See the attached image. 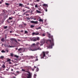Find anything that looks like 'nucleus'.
Returning <instances> with one entry per match:
<instances>
[{"label": "nucleus", "instance_id": "20e7f679", "mask_svg": "<svg viewBox=\"0 0 78 78\" xmlns=\"http://www.w3.org/2000/svg\"><path fill=\"white\" fill-rule=\"evenodd\" d=\"M27 73H27V78H31L32 77V73H30L29 71H25Z\"/></svg>", "mask_w": 78, "mask_h": 78}, {"label": "nucleus", "instance_id": "6ab92c4d", "mask_svg": "<svg viewBox=\"0 0 78 78\" xmlns=\"http://www.w3.org/2000/svg\"><path fill=\"white\" fill-rule=\"evenodd\" d=\"M34 23H35V24H37L38 23V22H37V21H34Z\"/></svg>", "mask_w": 78, "mask_h": 78}, {"label": "nucleus", "instance_id": "58836bf2", "mask_svg": "<svg viewBox=\"0 0 78 78\" xmlns=\"http://www.w3.org/2000/svg\"><path fill=\"white\" fill-rule=\"evenodd\" d=\"M7 22L8 23H10V22H9V20H8L7 21Z\"/></svg>", "mask_w": 78, "mask_h": 78}, {"label": "nucleus", "instance_id": "a211bd4d", "mask_svg": "<svg viewBox=\"0 0 78 78\" xmlns=\"http://www.w3.org/2000/svg\"><path fill=\"white\" fill-rule=\"evenodd\" d=\"M39 18L40 19L39 20V22H43V20L41 19V18Z\"/></svg>", "mask_w": 78, "mask_h": 78}, {"label": "nucleus", "instance_id": "f03ea898", "mask_svg": "<svg viewBox=\"0 0 78 78\" xmlns=\"http://www.w3.org/2000/svg\"><path fill=\"white\" fill-rule=\"evenodd\" d=\"M35 45H39V43H37L36 44L34 43L32 44L30 48H29V50L30 51H36V50H42V49L40 48V47H38V48H34V46H35Z\"/></svg>", "mask_w": 78, "mask_h": 78}, {"label": "nucleus", "instance_id": "72a5a7b5", "mask_svg": "<svg viewBox=\"0 0 78 78\" xmlns=\"http://www.w3.org/2000/svg\"><path fill=\"white\" fill-rule=\"evenodd\" d=\"M29 12H31V13H32V10H30Z\"/></svg>", "mask_w": 78, "mask_h": 78}, {"label": "nucleus", "instance_id": "7ed1b4c3", "mask_svg": "<svg viewBox=\"0 0 78 78\" xmlns=\"http://www.w3.org/2000/svg\"><path fill=\"white\" fill-rule=\"evenodd\" d=\"M45 53L46 54H48V51H47L45 52L43 51L42 54H41L40 55V56L41 57V59H44V57H45Z\"/></svg>", "mask_w": 78, "mask_h": 78}, {"label": "nucleus", "instance_id": "a19ab883", "mask_svg": "<svg viewBox=\"0 0 78 78\" xmlns=\"http://www.w3.org/2000/svg\"><path fill=\"white\" fill-rule=\"evenodd\" d=\"M6 51H7V52H8V49H6Z\"/></svg>", "mask_w": 78, "mask_h": 78}, {"label": "nucleus", "instance_id": "2f4dec72", "mask_svg": "<svg viewBox=\"0 0 78 78\" xmlns=\"http://www.w3.org/2000/svg\"><path fill=\"white\" fill-rule=\"evenodd\" d=\"M35 8H38V6H37V5L36 4L35 5Z\"/></svg>", "mask_w": 78, "mask_h": 78}, {"label": "nucleus", "instance_id": "423d86ee", "mask_svg": "<svg viewBox=\"0 0 78 78\" xmlns=\"http://www.w3.org/2000/svg\"><path fill=\"white\" fill-rule=\"evenodd\" d=\"M45 43V39H43L41 40V41H40V46H42L44 45Z\"/></svg>", "mask_w": 78, "mask_h": 78}, {"label": "nucleus", "instance_id": "b1692460", "mask_svg": "<svg viewBox=\"0 0 78 78\" xmlns=\"http://www.w3.org/2000/svg\"><path fill=\"white\" fill-rule=\"evenodd\" d=\"M7 62H9V61H11V59H8L7 60Z\"/></svg>", "mask_w": 78, "mask_h": 78}, {"label": "nucleus", "instance_id": "e433bc0d", "mask_svg": "<svg viewBox=\"0 0 78 78\" xmlns=\"http://www.w3.org/2000/svg\"><path fill=\"white\" fill-rule=\"evenodd\" d=\"M38 10H39L40 11L41 10V8H38Z\"/></svg>", "mask_w": 78, "mask_h": 78}, {"label": "nucleus", "instance_id": "7c9ffc66", "mask_svg": "<svg viewBox=\"0 0 78 78\" xmlns=\"http://www.w3.org/2000/svg\"><path fill=\"white\" fill-rule=\"evenodd\" d=\"M38 71H39V68H37L36 69V72H38Z\"/></svg>", "mask_w": 78, "mask_h": 78}, {"label": "nucleus", "instance_id": "2eb2a0df", "mask_svg": "<svg viewBox=\"0 0 78 78\" xmlns=\"http://www.w3.org/2000/svg\"><path fill=\"white\" fill-rule=\"evenodd\" d=\"M22 72H26V71L29 72L28 71H25V70L23 69H22Z\"/></svg>", "mask_w": 78, "mask_h": 78}, {"label": "nucleus", "instance_id": "1a4fd4ad", "mask_svg": "<svg viewBox=\"0 0 78 78\" xmlns=\"http://www.w3.org/2000/svg\"><path fill=\"white\" fill-rule=\"evenodd\" d=\"M11 41H15V42L16 43L18 44V42H17V40H16V39L15 38H11Z\"/></svg>", "mask_w": 78, "mask_h": 78}, {"label": "nucleus", "instance_id": "5701e85b", "mask_svg": "<svg viewBox=\"0 0 78 78\" xmlns=\"http://www.w3.org/2000/svg\"><path fill=\"white\" fill-rule=\"evenodd\" d=\"M3 58H4V56H1L0 57V59H3Z\"/></svg>", "mask_w": 78, "mask_h": 78}, {"label": "nucleus", "instance_id": "09e8293b", "mask_svg": "<svg viewBox=\"0 0 78 78\" xmlns=\"http://www.w3.org/2000/svg\"><path fill=\"white\" fill-rule=\"evenodd\" d=\"M9 64H12V63L11 62H9Z\"/></svg>", "mask_w": 78, "mask_h": 78}, {"label": "nucleus", "instance_id": "de8ad7c7", "mask_svg": "<svg viewBox=\"0 0 78 78\" xmlns=\"http://www.w3.org/2000/svg\"><path fill=\"white\" fill-rule=\"evenodd\" d=\"M7 38V36L6 35H5V39H6Z\"/></svg>", "mask_w": 78, "mask_h": 78}, {"label": "nucleus", "instance_id": "3c124183", "mask_svg": "<svg viewBox=\"0 0 78 78\" xmlns=\"http://www.w3.org/2000/svg\"><path fill=\"white\" fill-rule=\"evenodd\" d=\"M36 1L38 2H39V0H36Z\"/></svg>", "mask_w": 78, "mask_h": 78}, {"label": "nucleus", "instance_id": "4468645a", "mask_svg": "<svg viewBox=\"0 0 78 78\" xmlns=\"http://www.w3.org/2000/svg\"><path fill=\"white\" fill-rule=\"evenodd\" d=\"M34 27V25H30V28H33Z\"/></svg>", "mask_w": 78, "mask_h": 78}, {"label": "nucleus", "instance_id": "f3484780", "mask_svg": "<svg viewBox=\"0 0 78 78\" xmlns=\"http://www.w3.org/2000/svg\"><path fill=\"white\" fill-rule=\"evenodd\" d=\"M5 5H6V6H9V4L7 3H5Z\"/></svg>", "mask_w": 78, "mask_h": 78}, {"label": "nucleus", "instance_id": "aec40b11", "mask_svg": "<svg viewBox=\"0 0 78 78\" xmlns=\"http://www.w3.org/2000/svg\"><path fill=\"white\" fill-rule=\"evenodd\" d=\"M30 58H31V59H33V58H34V57L33 56H30Z\"/></svg>", "mask_w": 78, "mask_h": 78}, {"label": "nucleus", "instance_id": "0eeeda50", "mask_svg": "<svg viewBox=\"0 0 78 78\" xmlns=\"http://www.w3.org/2000/svg\"><path fill=\"white\" fill-rule=\"evenodd\" d=\"M18 50L19 52L20 51V53H22V51L23 50V51H25V48H20L18 49Z\"/></svg>", "mask_w": 78, "mask_h": 78}, {"label": "nucleus", "instance_id": "69168bd1", "mask_svg": "<svg viewBox=\"0 0 78 78\" xmlns=\"http://www.w3.org/2000/svg\"><path fill=\"white\" fill-rule=\"evenodd\" d=\"M27 9H30V8L29 7H27Z\"/></svg>", "mask_w": 78, "mask_h": 78}, {"label": "nucleus", "instance_id": "a878e982", "mask_svg": "<svg viewBox=\"0 0 78 78\" xmlns=\"http://www.w3.org/2000/svg\"><path fill=\"white\" fill-rule=\"evenodd\" d=\"M36 74H34V78H36Z\"/></svg>", "mask_w": 78, "mask_h": 78}, {"label": "nucleus", "instance_id": "cd10ccee", "mask_svg": "<svg viewBox=\"0 0 78 78\" xmlns=\"http://www.w3.org/2000/svg\"><path fill=\"white\" fill-rule=\"evenodd\" d=\"M41 27H39L38 28H36V30H39V29H41Z\"/></svg>", "mask_w": 78, "mask_h": 78}, {"label": "nucleus", "instance_id": "dca6fc26", "mask_svg": "<svg viewBox=\"0 0 78 78\" xmlns=\"http://www.w3.org/2000/svg\"><path fill=\"white\" fill-rule=\"evenodd\" d=\"M36 12H37V13H41V11H39L37 10H36Z\"/></svg>", "mask_w": 78, "mask_h": 78}, {"label": "nucleus", "instance_id": "a18cd8bd", "mask_svg": "<svg viewBox=\"0 0 78 78\" xmlns=\"http://www.w3.org/2000/svg\"><path fill=\"white\" fill-rule=\"evenodd\" d=\"M35 61H38V58H36V59H35Z\"/></svg>", "mask_w": 78, "mask_h": 78}, {"label": "nucleus", "instance_id": "79ce46f5", "mask_svg": "<svg viewBox=\"0 0 78 78\" xmlns=\"http://www.w3.org/2000/svg\"><path fill=\"white\" fill-rule=\"evenodd\" d=\"M12 74H14V75H16V76H17V75L14 73H12Z\"/></svg>", "mask_w": 78, "mask_h": 78}, {"label": "nucleus", "instance_id": "4be33fe9", "mask_svg": "<svg viewBox=\"0 0 78 78\" xmlns=\"http://www.w3.org/2000/svg\"><path fill=\"white\" fill-rule=\"evenodd\" d=\"M20 28H22V27H23V25H22V24H20Z\"/></svg>", "mask_w": 78, "mask_h": 78}, {"label": "nucleus", "instance_id": "0e129e2a", "mask_svg": "<svg viewBox=\"0 0 78 78\" xmlns=\"http://www.w3.org/2000/svg\"><path fill=\"white\" fill-rule=\"evenodd\" d=\"M34 20H36V18H34Z\"/></svg>", "mask_w": 78, "mask_h": 78}, {"label": "nucleus", "instance_id": "864d4df0", "mask_svg": "<svg viewBox=\"0 0 78 78\" xmlns=\"http://www.w3.org/2000/svg\"><path fill=\"white\" fill-rule=\"evenodd\" d=\"M12 32V31H10V33H11Z\"/></svg>", "mask_w": 78, "mask_h": 78}, {"label": "nucleus", "instance_id": "37998d69", "mask_svg": "<svg viewBox=\"0 0 78 78\" xmlns=\"http://www.w3.org/2000/svg\"><path fill=\"white\" fill-rule=\"evenodd\" d=\"M2 2H2V1H0V4H2Z\"/></svg>", "mask_w": 78, "mask_h": 78}, {"label": "nucleus", "instance_id": "c03bdc74", "mask_svg": "<svg viewBox=\"0 0 78 78\" xmlns=\"http://www.w3.org/2000/svg\"><path fill=\"white\" fill-rule=\"evenodd\" d=\"M23 24H24V25H25V26H26V25H27L26 24H25V23H23Z\"/></svg>", "mask_w": 78, "mask_h": 78}, {"label": "nucleus", "instance_id": "774afa93", "mask_svg": "<svg viewBox=\"0 0 78 78\" xmlns=\"http://www.w3.org/2000/svg\"><path fill=\"white\" fill-rule=\"evenodd\" d=\"M16 77H13V78H16Z\"/></svg>", "mask_w": 78, "mask_h": 78}, {"label": "nucleus", "instance_id": "bf43d9fd", "mask_svg": "<svg viewBox=\"0 0 78 78\" xmlns=\"http://www.w3.org/2000/svg\"><path fill=\"white\" fill-rule=\"evenodd\" d=\"M34 68H36V67L35 66H34Z\"/></svg>", "mask_w": 78, "mask_h": 78}, {"label": "nucleus", "instance_id": "9d476101", "mask_svg": "<svg viewBox=\"0 0 78 78\" xmlns=\"http://www.w3.org/2000/svg\"><path fill=\"white\" fill-rule=\"evenodd\" d=\"M43 5V6H45L46 8H47V7H48V5H47L44 4Z\"/></svg>", "mask_w": 78, "mask_h": 78}, {"label": "nucleus", "instance_id": "8fccbe9b", "mask_svg": "<svg viewBox=\"0 0 78 78\" xmlns=\"http://www.w3.org/2000/svg\"><path fill=\"white\" fill-rule=\"evenodd\" d=\"M25 10H24L23 9V12H25Z\"/></svg>", "mask_w": 78, "mask_h": 78}, {"label": "nucleus", "instance_id": "f704fd0d", "mask_svg": "<svg viewBox=\"0 0 78 78\" xmlns=\"http://www.w3.org/2000/svg\"><path fill=\"white\" fill-rule=\"evenodd\" d=\"M10 47V48H11V47H15V46H10V45H9Z\"/></svg>", "mask_w": 78, "mask_h": 78}, {"label": "nucleus", "instance_id": "338daca9", "mask_svg": "<svg viewBox=\"0 0 78 78\" xmlns=\"http://www.w3.org/2000/svg\"><path fill=\"white\" fill-rule=\"evenodd\" d=\"M27 12H28L27 11L26 12H25V13H27Z\"/></svg>", "mask_w": 78, "mask_h": 78}, {"label": "nucleus", "instance_id": "c756f323", "mask_svg": "<svg viewBox=\"0 0 78 78\" xmlns=\"http://www.w3.org/2000/svg\"><path fill=\"white\" fill-rule=\"evenodd\" d=\"M9 20H12V18L11 17H9Z\"/></svg>", "mask_w": 78, "mask_h": 78}, {"label": "nucleus", "instance_id": "9b49d317", "mask_svg": "<svg viewBox=\"0 0 78 78\" xmlns=\"http://www.w3.org/2000/svg\"><path fill=\"white\" fill-rule=\"evenodd\" d=\"M19 6H23V7H24V6H25L23 5V4H22L21 3H20V4H19Z\"/></svg>", "mask_w": 78, "mask_h": 78}, {"label": "nucleus", "instance_id": "f8f14e48", "mask_svg": "<svg viewBox=\"0 0 78 78\" xmlns=\"http://www.w3.org/2000/svg\"><path fill=\"white\" fill-rule=\"evenodd\" d=\"M5 39H4V38H2L1 39V41L2 42H5Z\"/></svg>", "mask_w": 78, "mask_h": 78}, {"label": "nucleus", "instance_id": "393cba45", "mask_svg": "<svg viewBox=\"0 0 78 78\" xmlns=\"http://www.w3.org/2000/svg\"><path fill=\"white\" fill-rule=\"evenodd\" d=\"M8 28V26H5L4 27V29H6V28Z\"/></svg>", "mask_w": 78, "mask_h": 78}, {"label": "nucleus", "instance_id": "473e14b6", "mask_svg": "<svg viewBox=\"0 0 78 78\" xmlns=\"http://www.w3.org/2000/svg\"><path fill=\"white\" fill-rule=\"evenodd\" d=\"M34 21H31V22H30V23H34Z\"/></svg>", "mask_w": 78, "mask_h": 78}, {"label": "nucleus", "instance_id": "c9c22d12", "mask_svg": "<svg viewBox=\"0 0 78 78\" xmlns=\"http://www.w3.org/2000/svg\"><path fill=\"white\" fill-rule=\"evenodd\" d=\"M10 55L11 56H13V54L12 53H11Z\"/></svg>", "mask_w": 78, "mask_h": 78}, {"label": "nucleus", "instance_id": "ea45409f", "mask_svg": "<svg viewBox=\"0 0 78 78\" xmlns=\"http://www.w3.org/2000/svg\"><path fill=\"white\" fill-rule=\"evenodd\" d=\"M20 32H22V33H23V30H21L20 31Z\"/></svg>", "mask_w": 78, "mask_h": 78}, {"label": "nucleus", "instance_id": "ddd939ff", "mask_svg": "<svg viewBox=\"0 0 78 78\" xmlns=\"http://www.w3.org/2000/svg\"><path fill=\"white\" fill-rule=\"evenodd\" d=\"M2 67L3 69L5 68H6V66H5L4 64H3L2 66Z\"/></svg>", "mask_w": 78, "mask_h": 78}, {"label": "nucleus", "instance_id": "6e6d98bb", "mask_svg": "<svg viewBox=\"0 0 78 78\" xmlns=\"http://www.w3.org/2000/svg\"><path fill=\"white\" fill-rule=\"evenodd\" d=\"M34 69H32V71H34Z\"/></svg>", "mask_w": 78, "mask_h": 78}, {"label": "nucleus", "instance_id": "13d9d810", "mask_svg": "<svg viewBox=\"0 0 78 78\" xmlns=\"http://www.w3.org/2000/svg\"><path fill=\"white\" fill-rule=\"evenodd\" d=\"M11 71H13V69H11Z\"/></svg>", "mask_w": 78, "mask_h": 78}, {"label": "nucleus", "instance_id": "49530a36", "mask_svg": "<svg viewBox=\"0 0 78 78\" xmlns=\"http://www.w3.org/2000/svg\"><path fill=\"white\" fill-rule=\"evenodd\" d=\"M3 12H4V14L5 13V10H3Z\"/></svg>", "mask_w": 78, "mask_h": 78}, {"label": "nucleus", "instance_id": "f257e3e1", "mask_svg": "<svg viewBox=\"0 0 78 78\" xmlns=\"http://www.w3.org/2000/svg\"><path fill=\"white\" fill-rule=\"evenodd\" d=\"M48 35L49 38H50L51 40H48L46 41V43L48 44V48H52L53 46H54V41L53 36L51 35L50 34H48Z\"/></svg>", "mask_w": 78, "mask_h": 78}, {"label": "nucleus", "instance_id": "6e6552de", "mask_svg": "<svg viewBox=\"0 0 78 78\" xmlns=\"http://www.w3.org/2000/svg\"><path fill=\"white\" fill-rule=\"evenodd\" d=\"M39 34V33L38 32L36 33V32H33L32 34V35L33 36H34V35H38V34Z\"/></svg>", "mask_w": 78, "mask_h": 78}, {"label": "nucleus", "instance_id": "c85d7f7f", "mask_svg": "<svg viewBox=\"0 0 78 78\" xmlns=\"http://www.w3.org/2000/svg\"><path fill=\"white\" fill-rule=\"evenodd\" d=\"M1 52L2 53H5V51L4 50H2L1 51Z\"/></svg>", "mask_w": 78, "mask_h": 78}, {"label": "nucleus", "instance_id": "4c0bfd02", "mask_svg": "<svg viewBox=\"0 0 78 78\" xmlns=\"http://www.w3.org/2000/svg\"><path fill=\"white\" fill-rule=\"evenodd\" d=\"M15 57H16V58H19V56H18L17 55H15Z\"/></svg>", "mask_w": 78, "mask_h": 78}, {"label": "nucleus", "instance_id": "412c9836", "mask_svg": "<svg viewBox=\"0 0 78 78\" xmlns=\"http://www.w3.org/2000/svg\"><path fill=\"white\" fill-rule=\"evenodd\" d=\"M27 20H30V19H31V17L30 16H29L28 17H27Z\"/></svg>", "mask_w": 78, "mask_h": 78}, {"label": "nucleus", "instance_id": "052dcab7", "mask_svg": "<svg viewBox=\"0 0 78 78\" xmlns=\"http://www.w3.org/2000/svg\"><path fill=\"white\" fill-rule=\"evenodd\" d=\"M30 15H29V14H26V16H29Z\"/></svg>", "mask_w": 78, "mask_h": 78}, {"label": "nucleus", "instance_id": "680f3d73", "mask_svg": "<svg viewBox=\"0 0 78 78\" xmlns=\"http://www.w3.org/2000/svg\"><path fill=\"white\" fill-rule=\"evenodd\" d=\"M15 36H17V35H16V34H15Z\"/></svg>", "mask_w": 78, "mask_h": 78}, {"label": "nucleus", "instance_id": "39448f33", "mask_svg": "<svg viewBox=\"0 0 78 78\" xmlns=\"http://www.w3.org/2000/svg\"><path fill=\"white\" fill-rule=\"evenodd\" d=\"M30 40H31V41H39L40 39L39 38V37H34L30 39Z\"/></svg>", "mask_w": 78, "mask_h": 78}, {"label": "nucleus", "instance_id": "4d7b16f0", "mask_svg": "<svg viewBox=\"0 0 78 78\" xmlns=\"http://www.w3.org/2000/svg\"><path fill=\"white\" fill-rule=\"evenodd\" d=\"M18 41H20V40H19V39H18Z\"/></svg>", "mask_w": 78, "mask_h": 78}, {"label": "nucleus", "instance_id": "5fc2aeb1", "mask_svg": "<svg viewBox=\"0 0 78 78\" xmlns=\"http://www.w3.org/2000/svg\"><path fill=\"white\" fill-rule=\"evenodd\" d=\"M43 36H45V34H43Z\"/></svg>", "mask_w": 78, "mask_h": 78}, {"label": "nucleus", "instance_id": "bb28decb", "mask_svg": "<svg viewBox=\"0 0 78 78\" xmlns=\"http://www.w3.org/2000/svg\"><path fill=\"white\" fill-rule=\"evenodd\" d=\"M24 33L25 34H27V33H28V31H27V30H25Z\"/></svg>", "mask_w": 78, "mask_h": 78}, {"label": "nucleus", "instance_id": "e2e57ef3", "mask_svg": "<svg viewBox=\"0 0 78 78\" xmlns=\"http://www.w3.org/2000/svg\"><path fill=\"white\" fill-rule=\"evenodd\" d=\"M45 11H46V12H47V9H46L45 10Z\"/></svg>", "mask_w": 78, "mask_h": 78}, {"label": "nucleus", "instance_id": "603ef678", "mask_svg": "<svg viewBox=\"0 0 78 78\" xmlns=\"http://www.w3.org/2000/svg\"><path fill=\"white\" fill-rule=\"evenodd\" d=\"M16 50H17V49H18V48H16Z\"/></svg>", "mask_w": 78, "mask_h": 78}]
</instances>
